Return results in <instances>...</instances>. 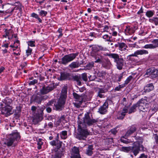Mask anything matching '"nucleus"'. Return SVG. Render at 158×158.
Returning a JSON list of instances; mask_svg holds the SVG:
<instances>
[{
    "label": "nucleus",
    "instance_id": "f257e3e1",
    "mask_svg": "<svg viewBox=\"0 0 158 158\" xmlns=\"http://www.w3.org/2000/svg\"><path fill=\"white\" fill-rule=\"evenodd\" d=\"M107 50L106 48L98 45H95L92 46V50L90 53L91 56L96 60L94 62L101 64L102 66L105 68H109L111 67V62L108 58L101 55L99 52L100 51H106Z\"/></svg>",
    "mask_w": 158,
    "mask_h": 158
},
{
    "label": "nucleus",
    "instance_id": "f03ea898",
    "mask_svg": "<svg viewBox=\"0 0 158 158\" xmlns=\"http://www.w3.org/2000/svg\"><path fill=\"white\" fill-rule=\"evenodd\" d=\"M20 137V135L17 130L13 131L7 137L4 144L8 147L15 146Z\"/></svg>",
    "mask_w": 158,
    "mask_h": 158
},
{
    "label": "nucleus",
    "instance_id": "7ed1b4c3",
    "mask_svg": "<svg viewBox=\"0 0 158 158\" xmlns=\"http://www.w3.org/2000/svg\"><path fill=\"white\" fill-rule=\"evenodd\" d=\"M67 89L64 88L62 89L60 97L57 102H55L54 105L56 109L57 110H61L64 104L66 97Z\"/></svg>",
    "mask_w": 158,
    "mask_h": 158
},
{
    "label": "nucleus",
    "instance_id": "20e7f679",
    "mask_svg": "<svg viewBox=\"0 0 158 158\" xmlns=\"http://www.w3.org/2000/svg\"><path fill=\"white\" fill-rule=\"evenodd\" d=\"M78 54L79 52H77L75 53H72L66 55L64 56L58 62L60 64L66 65L69 63L73 60Z\"/></svg>",
    "mask_w": 158,
    "mask_h": 158
},
{
    "label": "nucleus",
    "instance_id": "39448f33",
    "mask_svg": "<svg viewBox=\"0 0 158 158\" xmlns=\"http://www.w3.org/2000/svg\"><path fill=\"white\" fill-rule=\"evenodd\" d=\"M77 138L80 140H85L89 135V131L86 128H82L80 125L78 127Z\"/></svg>",
    "mask_w": 158,
    "mask_h": 158
},
{
    "label": "nucleus",
    "instance_id": "423d86ee",
    "mask_svg": "<svg viewBox=\"0 0 158 158\" xmlns=\"http://www.w3.org/2000/svg\"><path fill=\"white\" fill-rule=\"evenodd\" d=\"M145 77H150L152 79L158 77V69L154 68L148 69L144 75Z\"/></svg>",
    "mask_w": 158,
    "mask_h": 158
},
{
    "label": "nucleus",
    "instance_id": "0eeeda50",
    "mask_svg": "<svg viewBox=\"0 0 158 158\" xmlns=\"http://www.w3.org/2000/svg\"><path fill=\"white\" fill-rule=\"evenodd\" d=\"M0 109L2 114L7 117L12 114L13 111L12 107L11 106H4L2 104H0Z\"/></svg>",
    "mask_w": 158,
    "mask_h": 158
},
{
    "label": "nucleus",
    "instance_id": "6e6552de",
    "mask_svg": "<svg viewBox=\"0 0 158 158\" xmlns=\"http://www.w3.org/2000/svg\"><path fill=\"white\" fill-rule=\"evenodd\" d=\"M143 145L139 142H135L133 147H132L131 152L135 156H136L139 153V151L141 149L143 150Z\"/></svg>",
    "mask_w": 158,
    "mask_h": 158
},
{
    "label": "nucleus",
    "instance_id": "1a4fd4ad",
    "mask_svg": "<svg viewBox=\"0 0 158 158\" xmlns=\"http://www.w3.org/2000/svg\"><path fill=\"white\" fill-rule=\"evenodd\" d=\"M137 107H138L139 110L143 112H145L148 110L147 107L148 105L147 103V101L144 99H141L136 104Z\"/></svg>",
    "mask_w": 158,
    "mask_h": 158
},
{
    "label": "nucleus",
    "instance_id": "9d476101",
    "mask_svg": "<svg viewBox=\"0 0 158 158\" xmlns=\"http://www.w3.org/2000/svg\"><path fill=\"white\" fill-rule=\"evenodd\" d=\"M59 134H57L55 139L50 142V144L52 146H55V149L57 150H61L60 148L62 145V142L60 141L59 139Z\"/></svg>",
    "mask_w": 158,
    "mask_h": 158
},
{
    "label": "nucleus",
    "instance_id": "9b49d317",
    "mask_svg": "<svg viewBox=\"0 0 158 158\" xmlns=\"http://www.w3.org/2000/svg\"><path fill=\"white\" fill-rule=\"evenodd\" d=\"M55 88L54 83L51 84L47 86H43L40 89V92L42 94H46Z\"/></svg>",
    "mask_w": 158,
    "mask_h": 158
},
{
    "label": "nucleus",
    "instance_id": "f8f14e48",
    "mask_svg": "<svg viewBox=\"0 0 158 158\" xmlns=\"http://www.w3.org/2000/svg\"><path fill=\"white\" fill-rule=\"evenodd\" d=\"M110 102V100H106L98 109V112L101 114H105L107 111V109L108 107V103Z\"/></svg>",
    "mask_w": 158,
    "mask_h": 158
},
{
    "label": "nucleus",
    "instance_id": "ddd939ff",
    "mask_svg": "<svg viewBox=\"0 0 158 158\" xmlns=\"http://www.w3.org/2000/svg\"><path fill=\"white\" fill-rule=\"evenodd\" d=\"M84 123L89 126L93 125L97 122V120L95 119H91L89 117V114L87 113L85 114V117L84 118Z\"/></svg>",
    "mask_w": 158,
    "mask_h": 158
},
{
    "label": "nucleus",
    "instance_id": "4468645a",
    "mask_svg": "<svg viewBox=\"0 0 158 158\" xmlns=\"http://www.w3.org/2000/svg\"><path fill=\"white\" fill-rule=\"evenodd\" d=\"M43 109H41L40 110L39 112H38L34 116V118L33 119V122L35 123H37L41 121L43 119Z\"/></svg>",
    "mask_w": 158,
    "mask_h": 158
},
{
    "label": "nucleus",
    "instance_id": "2eb2a0df",
    "mask_svg": "<svg viewBox=\"0 0 158 158\" xmlns=\"http://www.w3.org/2000/svg\"><path fill=\"white\" fill-rule=\"evenodd\" d=\"M101 53L104 56H108L110 58L113 59L114 62L121 58L118 54L116 53H106L103 52H101Z\"/></svg>",
    "mask_w": 158,
    "mask_h": 158
},
{
    "label": "nucleus",
    "instance_id": "dca6fc26",
    "mask_svg": "<svg viewBox=\"0 0 158 158\" xmlns=\"http://www.w3.org/2000/svg\"><path fill=\"white\" fill-rule=\"evenodd\" d=\"M71 157L72 158H81L79 154V149L76 147H74L72 149Z\"/></svg>",
    "mask_w": 158,
    "mask_h": 158
},
{
    "label": "nucleus",
    "instance_id": "f3484780",
    "mask_svg": "<svg viewBox=\"0 0 158 158\" xmlns=\"http://www.w3.org/2000/svg\"><path fill=\"white\" fill-rule=\"evenodd\" d=\"M127 112L128 109L126 107L124 108L122 111L118 112L117 115V118L119 119H123Z\"/></svg>",
    "mask_w": 158,
    "mask_h": 158
},
{
    "label": "nucleus",
    "instance_id": "a211bd4d",
    "mask_svg": "<svg viewBox=\"0 0 158 158\" xmlns=\"http://www.w3.org/2000/svg\"><path fill=\"white\" fill-rule=\"evenodd\" d=\"M148 51L144 49H142L136 51L135 52L134 54L130 55V56H136L138 55L146 54H148Z\"/></svg>",
    "mask_w": 158,
    "mask_h": 158
},
{
    "label": "nucleus",
    "instance_id": "6ab92c4d",
    "mask_svg": "<svg viewBox=\"0 0 158 158\" xmlns=\"http://www.w3.org/2000/svg\"><path fill=\"white\" fill-rule=\"evenodd\" d=\"M64 149L62 148V150L56 151L55 154L52 155L51 158H61V156L64 154Z\"/></svg>",
    "mask_w": 158,
    "mask_h": 158
},
{
    "label": "nucleus",
    "instance_id": "aec40b11",
    "mask_svg": "<svg viewBox=\"0 0 158 158\" xmlns=\"http://www.w3.org/2000/svg\"><path fill=\"white\" fill-rule=\"evenodd\" d=\"M124 60L123 58H121L118 60L115 63H116V66L118 69L119 70L121 69L123 65Z\"/></svg>",
    "mask_w": 158,
    "mask_h": 158
},
{
    "label": "nucleus",
    "instance_id": "412c9836",
    "mask_svg": "<svg viewBox=\"0 0 158 158\" xmlns=\"http://www.w3.org/2000/svg\"><path fill=\"white\" fill-rule=\"evenodd\" d=\"M136 130V128L135 126H131L130 129L127 132L125 135V137H128L131 135Z\"/></svg>",
    "mask_w": 158,
    "mask_h": 158
},
{
    "label": "nucleus",
    "instance_id": "4be33fe9",
    "mask_svg": "<svg viewBox=\"0 0 158 158\" xmlns=\"http://www.w3.org/2000/svg\"><path fill=\"white\" fill-rule=\"evenodd\" d=\"M12 102V99L8 98H6L3 101H2V103H1L0 104L3 105L4 106H10V105Z\"/></svg>",
    "mask_w": 158,
    "mask_h": 158
},
{
    "label": "nucleus",
    "instance_id": "5701e85b",
    "mask_svg": "<svg viewBox=\"0 0 158 158\" xmlns=\"http://www.w3.org/2000/svg\"><path fill=\"white\" fill-rule=\"evenodd\" d=\"M70 76V74L69 73L66 72H61L60 73V77L59 80H63L68 79Z\"/></svg>",
    "mask_w": 158,
    "mask_h": 158
},
{
    "label": "nucleus",
    "instance_id": "b1692460",
    "mask_svg": "<svg viewBox=\"0 0 158 158\" xmlns=\"http://www.w3.org/2000/svg\"><path fill=\"white\" fill-rule=\"evenodd\" d=\"M13 6L12 5L8 4L5 5H2V8L6 10V13H11L10 12V11L11 10V8H12Z\"/></svg>",
    "mask_w": 158,
    "mask_h": 158
},
{
    "label": "nucleus",
    "instance_id": "393cba45",
    "mask_svg": "<svg viewBox=\"0 0 158 158\" xmlns=\"http://www.w3.org/2000/svg\"><path fill=\"white\" fill-rule=\"evenodd\" d=\"M134 30L132 29V27L127 26L125 30V32L126 34L128 35L132 34L134 32Z\"/></svg>",
    "mask_w": 158,
    "mask_h": 158
},
{
    "label": "nucleus",
    "instance_id": "a878e982",
    "mask_svg": "<svg viewBox=\"0 0 158 158\" xmlns=\"http://www.w3.org/2000/svg\"><path fill=\"white\" fill-rule=\"evenodd\" d=\"M136 74L135 73H132L131 75L130 76L128 77L125 81L124 82L125 83V84L127 85L132 79L135 80L136 78V77H135V76Z\"/></svg>",
    "mask_w": 158,
    "mask_h": 158
},
{
    "label": "nucleus",
    "instance_id": "bb28decb",
    "mask_svg": "<svg viewBox=\"0 0 158 158\" xmlns=\"http://www.w3.org/2000/svg\"><path fill=\"white\" fill-rule=\"evenodd\" d=\"M93 146L92 145L88 146L87 149H86V153L88 156H91L93 154Z\"/></svg>",
    "mask_w": 158,
    "mask_h": 158
},
{
    "label": "nucleus",
    "instance_id": "cd10ccee",
    "mask_svg": "<svg viewBox=\"0 0 158 158\" xmlns=\"http://www.w3.org/2000/svg\"><path fill=\"white\" fill-rule=\"evenodd\" d=\"M5 33L6 34V35H7L9 40H10L12 39L13 36L12 31V30L5 29Z\"/></svg>",
    "mask_w": 158,
    "mask_h": 158
},
{
    "label": "nucleus",
    "instance_id": "c85d7f7f",
    "mask_svg": "<svg viewBox=\"0 0 158 158\" xmlns=\"http://www.w3.org/2000/svg\"><path fill=\"white\" fill-rule=\"evenodd\" d=\"M153 89V86L152 83L149 84L144 87V90L146 92H149Z\"/></svg>",
    "mask_w": 158,
    "mask_h": 158
},
{
    "label": "nucleus",
    "instance_id": "c756f323",
    "mask_svg": "<svg viewBox=\"0 0 158 158\" xmlns=\"http://www.w3.org/2000/svg\"><path fill=\"white\" fill-rule=\"evenodd\" d=\"M127 46L126 44L124 43H119V50L121 51H125V50L127 51L126 49Z\"/></svg>",
    "mask_w": 158,
    "mask_h": 158
},
{
    "label": "nucleus",
    "instance_id": "7c9ffc66",
    "mask_svg": "<svg viewBox=\"0 0 158 158\" xmlns=\"http://www.w3.org/2000/svg\"><path fill=\"white\" fill-rule=\"evenodd\" d=\"M73 95L74 98L76 99V101H83V97L82 96L78 94L75 92L73 93Z\"/></svg>",
    "mask_w": 158,
    "mask_h": 158
},
{
    "label": "nucleus",
    "instance_id": "2f4dec72",
    "mask_svg": "<svg viewBox=\"0 0 158 158\" xmlns=\"http://www.w3.org/2000/svg\"><path fill=\"white\" fill-rule=\"evenodd\" d=\"M127 137H125V135L123 137H122L121 139V141L127 144L131 142H132L133 141V140H131L130 139H127Z\"/></svg>",
    "mask_w": 158,
    "mask_h": 158
},
{
    "label": "nucleus",
    "instance_id": "473e14b6",
    "mask_svg": "<svg viewBox=\"0 0 158 158\" xmlns=\"http://www.w3.org/2000/svg\"><path fill=\"white\" fill-rule=\"evenodd\" d=\"M69 66L72 69L77 68L79 67V63L77 62H73L69 65Z\"/></svg>",
    "mask_w": 158,
    "mask_h": 158
},
{
    "label": "nucleus",
    "instance_id": "72a5a7b5",
    "mask_svg": "<svg viewBox=\"0 0 158 158\" xmlns=\"http://www.w3.org/2000/svg\"><path fill=\"white\" fill-rule=\"evenodd\" d=\"M74 80L77 81V84L78 85L81 84V78L80 76H75L73 77Z\"/></svg>",
    "mask_w": 158,
    "mask_h": 158
},
{
    "label": "nucleus",
    "instance_id": "f704fd0d",
    "mask_svg": "<svg viewBox=\"0 0 158 158\" xmlns=\"http://www.w3.org/2000/svg\"><path fill=\"white\" fill-rule=\"evenodd\" d=\"M137 108V105L135 104L131 106L128 111V114H131L132 113H134L136 111V109Z\"/></svg>",
    "mask_w": 158,
    "mask_h": 158
},
{
    "label": "nucleus",
    "instance_id": "c9c22d12",
    "mask_svg": "<svg viewBox=\"0 0 158 158\" xmlns=\"http://www.w3.org/2000/svg\"><path fill=\"white\" fill-rule=\"evenodd\" d=\"M155 14V11L153 10H148L146 13V16L148 17L151 18Z\"/></svg>",
    "mask_w": 158,
    "mask_h": 158
},
{
    "label": "nucleus",
    "instance_id": "e433bc0d",
    "mask_svg": "<svg viewBox=\"0 0 158 158\" xmlns=\"http://www.w3.org/2000/svg\"><path fill=\"white\" fill-rule=\"evenodd\" d=\"M131 149L132 147L130 146L127 147H123L122 148V151L126 152H131Z\"/></svg>",
    "mask_w": 158,
    "mask_h": 158
},
{
    "label": "nucleus",
    "instance_id": "4c0bfd02",
    "mask_svg": "<svg viewBox=\"0 0 158 158\" xmlns=\"http://www.w3.org/2000/svg\"><path fill=\"white\" fill-rule=\"evenodd\" d=\"M61 138L63 139H65L67 138V132L66 131H62L60 134Z\"/></svg>",
    "mask_w": 158,
    "mask_h": 158
},
{
    "label": "nucleus",
    "instance_id": "58836bf2",
    "mask_svg": "<svg viewBox=\"0 0 158 158\" xmlns=\"http://www.w3.org/2000/svg\"><path fill=\"white\" fill-rule=\"evenodd\" d=\"M34 101L38 103H40L42 101V99L41 96H36L34 98Z\"/></svg>",
    "mask_w": 158,
    "mask_h": 158
},
{
    "label": "nucleus",
    "instance_id": "ea45409f",
    "mask_svg": "<svg viewBox=\"0 0 158 158\" xmlns=\"http://www.w3.org/2000/svg\"><path fill=\"white\" fill-rule=\"evenodd\" d=\"M21 5L20 4H19V5L16 6L15 7L11 8V10L10 12H12L14 10H19L20 11L21 10Z\"/></svg>",
    "mask_w": 158,
    "mask_h": 158
},
{
    "label": "nucleus",
    "instance_id": "a19ab883",
    "mask_svg": "<svg viewBox=\"0 0 158 158\" xmlns=\"http://www.w3.org/2000/svg\"><path fill=\"white\" fill-rule=\"evenodd\" d=\"M94 62H91L89 63L88 64L85 66V68L87 70H89L94 66Z\"/></svg>",
    "mask_w": 158,
    "mask_h": 158
},
{
    "label": "nucleus",
    "instance_id": "79ce46f5",
    "mask_svg": "<svg viewBox=\"0 0 158 158\" xmlns=\"http://www.w3.org/2000/svg\"><path fill=\"white\" fill-rule=\"evenodd\" d=\"M27 43L28 45V47H35V40H30L27 42Z\"/></svg>",
    "mask_w": 158,
    "mask_h": 158
},
{
    "label": "nucleus",
    "instance_id": "37998d69",
    "mask_svg": "<svg viewBox=\"0 0 158 158\" xmlns=\"http://www.w3.org/2000/svg\"><path fill=\"white\" fill-rule=\"evenodd\" d=\"M158 110V105H154L150 110V111H152L153 113H154Z\"/></svg>",
    "mask_w": 158,
    "mask_h": 158
},
{
    "label": "nucleus",
    "instance_id": "c03bdc74",
    "mask_svg": "<svg viewBox=\"0 0 158 158\" xmlns=\"http://www.w3.org/2000/svg\"><path fill=\"white\" fill-rule=\"evenodd\" d=\"M82 101H76L75 102H73V104L74 106L77 108H79L81 105Z\"/></svg>",
    "mask_w": 158,
    "mask_h": 158
},
{
    "label": "nucleus",
    "instance_id": "a18cd8bd",
    "mask_svg": "<svg viewBox=\"0 0 158 158\" xmlns=\"http://www.w3.org/2000/svg\"><path fill=\"white\" fill-rule=\"evenodd\" d=\"M47 14V12L44 10H40L39 12V15L42 17L45 16Z\"/></svg>",
    "mask_w": 158,
    "mask_h": 158
},
{
    "label": "nucleus",
    "instance_id": "49530a36",
    "mask_svg": "<svg viewBox=\"0 0 158 158\" xmlns=\"http://www.w3.org/2000/svg\"><path fill=\"white\" fill-rule=\"evenodd\" d=\"M142 48L145 49H154L152 44H149L145 45Z\"/></svg>",
    "mask_w": 158,
    "mask_h": 158
},
{
    "label": "nucleus",
    "instance_id": "de8ad7c7",
    "mask_svg": "<svg viewBox=\"0 0 158 158\" xmlns=\"http://www.w3.org/2000/svg\"><path fill=\"white\" fill-rule=\"evenodd\" d=\"M152 42L153 43V47L154 48L158 47V39L154 40Z\"/></svg>",
    "mask_w": 158,
    "mask_h": 158
},
{
    "label": "nucleus",
    "instance_id": "09e8293b",
    "mask_svg": "<svg viewBox=\"0 0 158 158\" xmlns=\"http://www.w3.org/2000/svg\"><path fill=\"white\" fill-rule=\"evenodd\" d=\"M43 144V142L42 141V140L41 139H39L37 143V148L38 149H41V146Z\"/></svg>",
    "mask_w": 158,
    "mask_h": 158
},
{
    "label": "nucleus",
    "instance_id": "8fccbe9b",
    "mask_svg": "<svg viewBox=\"0 0 158 158\" xmlns=\"http://www.w3.org/2000/svg\"><path fill=\"white\" fill-rule=\"evenodd\" d=\"M106 73L105 72L99 71L97 73V76L99 77H102Z\"/></svg>",
    "mask_w": 158,
    "mask_h": 158
},
{
    "label": "nucleus",
    "instance_id": "3c124183",
    "mask_svg": "<svg viewBox=\"0 0 158 158\" xmlns=\"http://www.w3.org/2000/svg\"><path fill=\"white\" fill-rule=\"evenodd\" d=\"M32 51V48L29 47H28L27 49L26 50V54L27 56H28L31 54Z\"/></svg>",
    "mask_w": 158,
    "mask_h": 158
},
{
    "label": "nucleus",
    "instance_id": "603ef678",
    "mask_svg": "<svg viewBox=\"0 0 158 158\" xmlns=\"http://www.w3.org/2000/svg\"><path fill=\"white\" fill-rule=\"evenodd\" d=\"M153 137L155 139V143L157 145H158V136L157 134H155L153 135Z\"/></svg>",
    "mask_w": 158,
    "mask_h": 158
},
{
    "label": "nucleus",
    "instance_id": "864d4df0",
    "mask_svg": "<svg viewBox=\"0 0 158 158\" xmlns=\"http://www.w3.org/2000/svg\"><path fill=\"white\" fill-rule=\"evenodd\" d=\"M82 78L85 81H88L87 74L86 73H84L82 74Z\"/></svg>",
    "mask_w": 158,
    "mask_h": 158
},
{
    "label": "nucleus",
    "instance_id": "5fc2aeb1",
    "mask_svg": "<svg viewBox=\"0 0 158 158\" xmlns=\"http://www.w3.org/2000/svg\"><path fill=\"white\" fill-rule=\"evenodd\" d=\"M124 73L122 72L120 74H118V79L117 80V81L118 82H120L121 79L123 78V75Z\"/></svg>",
    "mask_w": 158,
    "mask_h": 158
},
{
    "label": "nucleus",
    "instance_id": "6e6d98bb",
    "mask_svg": "<svg viewBox=\"0 0 158 158\" xmlns=\"http://www.w3.org/2000/svg\"><path fill=\"white\" fill-rule=\"evenodd\" d=\"M102 38L103 39L106 40L107 41H110V37L108 35L106 34L102 36Z\"/></svg>",
    "mask_w": 158,
    "mask_h": 158
},
{
    "label": "nucleus",
    "instance_id": "4d7b16f0",
    "mask_svg": "<svg viewBox=\"0 0 158 158\" xmlns=\"http://www.w3.org/2000/svg\"><path fill=\"white\" fill-rule=\"evenodd\" d=\"M38 83V80L36 79H34L33 81H30L29 83V85H33Z\"/></svg>",
    "mask_w": 158,
    "mask_h": 158
},
{
    "label": "nucleus",
    "instance_id": "13d9d810",
    "mask_svg": "<svg viewBox=\"0 0 158 158\" xmlns=\"http://www.w3.org/2000/svg\"><path fill=\"white\" fill-rule=\"evenodd\" d=\"M31 16L32 17H34L38 20H41V19L39 18L38 15L35 13H32L31 15Z\"/></svg>",
    "mask_w": 158,
    "mask_h": 158
},
{
    "label": "nucleus",
    "instance_id": "bf43d9fd",
    "mask_svg": "<svg viewBox=\"0 0 158 158\" xmlns=\"http://www.w3.org/2000/svg\"><path fill=\"white\" fill-rule=\"evenodd\" d=\"M107 91V90L106 89L104 88H100L99 89V90L98 92L103 94L106 92Z\"/></svg>",
    "mask_w": 158,
    "mask_h": 158
},
{
    "label": "nucleus",
    "instance_id": "052dcab7",
    "mask_svg": "<svg viewBox=\"0 0 158 158\" xmlns=\"http://www.w3.org/2000/svg\"><path fill=\"white\" fill-rule=\"evenodd\" d=\"M59 120L60 123L62 122L63 123H64L65 121L64 116V115L62 116L60 118Z\"/></svg>",
    "mask_w": 158,
    "mask_h": 158
},
{
    "label": "nucleus",
    "instance_id": "680f3d73",
    "mask_svg": "<svg viewBox=\"0 0 158 158\" xmlns=\"http://www.w3.org/2000/svg\"><path fill=\"white\" fill-rule=\"evenodd\" d=\"M109 30V26H105L104 28H103L101 31L102 32H107Z\"/></svg>",
    "mask_w": 158,
    "mask_h": 158
},
{
    "label": "nucleus",
    "instance_id": "e2e57ef3",
    "mask_svg": "<svg viewBox=\"0 0 158 158\" xmlns=\"http://www.w3.org/2000/svg\"><path fill=\"white\" fill-rule=\"evenodd\" d=\"M117 128H114L111 129L110 131V132L114 135H115L117 132Z\"/></svg>",
    "mask_w": 158,
    "mask_h": 158
},
{
    "label": "nucleus",
    "instance_id": "0e129e2a",
    "mask_svg": "<svg viewBox=\"0 0 158 158\" xmlns=\"http://www.w3.org/2000/svg\"><path fill=\"white\" fill-rule=\"evenodd\" d=\"M138 158H147V156L144 153H142L141 154L139 157Z\"/></svg>",
    "mask_w": 158,
    "mask_h": 158
},
{
    "label": "nucleus",
    "instance_id": "69168bd1",
    "mask_svg": "<svg viewBox=\"0 0 158 158\" xmlns=\"http://www.w3.org/2000/svg\"><path fill=\"white\" fill-rule=\"evenodd\" d=\"M54 103V101L53 100H51L50 101H49L48 103H47V105L48 106H51Z\"/></svg>",
    "mask_w": 158,
    "mask_h": 158
},
{
    "label": "nucleus",
    "instance_id": "338daca9",
    "mask_svg": "<svg viewBox=\"0 0 158 158\" xmlns=\"http://www.w3.org/2000/svg\"><path fill=\"white\" fill-rule=\"evenodd\" d=\"M88 77L89 81H94L95 79V77L94 76L92 77L91 75H90Z\"/></svg>",
    "mask_w": 158,
    "mask_h": 158
},
{
    "label": "nucleus",
    "instance_id": "774afa93",
    "mask_svg": "<svg viewBox=\"0 0 158 158\" xmlns=\"http://www.w3.org/2000/svg\"><path fill=\"white\" fill-rule=\"evenodd\" d=\"M98 96L100 98H102L104 97V95L103 94L98 92Z\"/></svg>",
    "mask_w": 158,
    "mask_h": 158
}]
</instances>
